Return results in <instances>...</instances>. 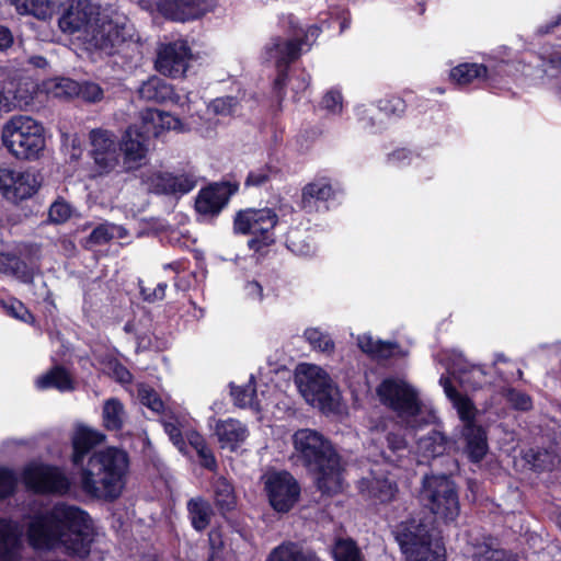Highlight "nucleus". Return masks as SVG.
<instances>
[{"mask_svg": "<svg viewBox=\"0 0 561 561\" xmlns=\"http://www.w3.org/2000/svg\"><path fill=\"white\" fill-rule=\"evenodd\" d=\"M358 491L375 504H386L394 500L399 489L397 482L388 477L373 476L358 482Z\"/></svg>", "mask_w": 561, "mask_h": 561, "instance_id": "b1692460", "label": "nucleus"}, {"mask_svg": "<svg viewBox=\"0 0 561 561\" xmlns=\"http://www.w3.org/2000/svg\"><path fill=\"white\" fill-rule=\"evenodd\" d=\"M295 382L307 402L322 411H332L334 400L329 375L316 365H300Z\"/></svg>", "mask_w": 561, "mask_h": 561, "instance_id": "0eeeda50", "label": "nucleus"}, {"mask_svg": "<svg viewBox=\"0 0 561 561\" xmlns=\"http://www.w3.org/2000/svg\"><path fill=\"white\" fill-rule=\"evenodd\" d=\"M376 392L382 404L399 416L415 417L422 411L417 392L402 379L387 377L377 386Z\"/></svg>", "mask_w": 561, "mask_h": 561, "instance_id": "6e6552de", "label": "nucleus"}, {"mask_svg": "<svg viewBox=\"0 0 561 561\" xmlns=\"http://www.w3.org/2000/svg\"><path fill=\"white\" fill-rule=\"evenodd\" d=\"M106 438V435L98 430L80 424L71 436V463L79 468L84 463L85 457Z\"/></svg>", "mask_w": 561, "mask_h": 561, "instance_id": "4be33fe9", "label": "nucleus"}, {"mask_svg": "<svg viewBox=\"0 0 561 561\" xmlns=\"http://www.w3.org/2000/svg\"><path fill=\"white\" fill-rule=\"evenodd\" d=\"M271 507L277 513H288L300 497L301 488L297 479L287 470L273 471L264 481Z\"/></svg>", "mask_w": 561, "mask_h": 561, "instance_id": "9d476101", "label": "nucleus"}, {"mask_svg": "<svg viewBox=\"0 0 561 561\" xmlns=\"http://www.w3.org/2000/svg\"><path fill=\"white\" fill-rule=\"evenodd\" d=\"M278 224V215L268 207L239 209L233 216L232 229L238 236H252L247 242L248 248L260 253L275 242L274 228Z\"/></svg>", "mask_w": 561, "mask_h": 561, "instance_id": "39448f33", "label": "nucleus"}, {"mask_svg": "<svg viewBox=\"0 0 561 561\" xmlns=\"http://www.w3.org/2000/svg\"><path fill=\"white\" fill-rule=\"evenodd\" d=\"M277 75L273 82V94L280 106L286 96V87L289 78V69L276 68Z\"/></svg>", "mask_w": 561, "mask_h": 561, "instance_id": "69168bd1", "label": "nucleus"}, {"mask_svg": "<svg viewBox=\"0 0 561 561\" xmlns=\"http://www.w3.org/2000/svg\"><path fill=\"white\" fill-rule=\"evenodd\" d=\"M171 196H183L188 194L197 185V180L193 173L182 172L179 174L171 172Z\"/></svg>", "mask_w": 561, "mask_h": 561, "instance_id": "de8ad7c7", "label": "nucleus"}, {"mask_svg": "<svg viewBox=\"0 0 561 561\" xmlns=\"http://www.w3.org/2000/svg\"><path fill=\"white\" fill-rule=\"evenodd\" d=\"M462 453L472 463L481 462L489 453L488 430L482 424H466L460 431Z\"/></svg>", "mask_w": 561, "mask_h": 561, "instance_id": "aec40b11", "label": "nucleus"}, {"mask_svg": "<svg viewBox=\"0 0 561 561\" xmlns=\"http://www.w3.org/2000/svg\"><path fill=\"white\" fill-rule=\"evenodd\" d=\"M355 115L362 129L374 131L379 125L373 110L365 105L356 106Z\"/></svg>", "mask_w": 561, "mask_h": 561, "instance_id": "774afa93", "label": "nucleus"}, {"mask_svg": "<svg viewBox=\"0 0 561 561\" xmlns=\"http://www.w3.org/2000/svg\"><path fill=\"white\" fill-rule=\"evenodd\" d=\"M213 503L220 517L233 529L238 530L239 523L234 519L238 510V495L233 483L224 476L214 479L210 483Z\"/></svg>", "mask_w": 561, "mask_h": 561, "instance_id": "f3484780", "label": "nucleus"}, {"mask_svg": "<svg viewBox=\"0 0 561 561\" xmlns=\"http://www.w3.org/2000/svg\"><path fill=\"white\" fill-rule=\"evenodd\" d=\"M144 182L147 184L150 193L171 196V192H169L173 188L171 185V172L156 171L148 175Z\"/></svg>", "mask_w": 561, "mask_h": 561, "instance_id": "49530a36", "label": "nucleus"}, {"mask_svg": "<svg viewBox=\"0 0 561 561\" xmlns=\"http://www.w3.org/2000/svg\"><path fill=\"white\" fill-rule=\"evenodd\" d=\"M138 95L144 101L159 104L168 102L178 104L181 101V96L175 93L174 87L157 76L148 78V80L140 84Z\"/></svg>", "mask_w": 561, "mask_h": 561, "instance_id": "393cba45", "label": "nucleus"}, {"mask_svg": "<svg viewBox=\"0 0 561 561\" xmlns=\"http://www.w3.org/2000/svg\"><path fill=\"white\" fill-rule=\"evenodd\" d=\"M457 412L459 415V419L462 422V425L471 424L476 425V414H477V408L474 407L471 399H469L466 396L459 397L457 401H455Z\"/></svg>", "mask_w": 561, "mask_h": 561, "instance_id": "4d7b16f0", "label": "nucleus"}, {"mask_svg": "<svg viewBox=\"0 0 561 561\" xmlns=\"http://www.w3.org/2000/svg\"><path fill=\"white\" fill-rule=\"evenodd\" d=\"M334 561H365L356 541L352 538H337L332 547Z\"/></svg>", "mask_w": 561, "mask_h": 561, "instance_id": "a19ab883", "label": "nucleus"}, {"mask_svg": "<svg viewBox=\"0 0 561 561\" xmlns=\"http://www.w3.org/2000/svg\"><path fill=\"white\" fill-rule=\"evenodd\" d=\"M93 14L94 9L90 0H69L58 24L62 32L75 34L89 25Z\"/></svg>", "mask_w": 561, "mask_h": 561, "instance_id": "5701e85b", "label": "nucleus"}, {"mask_svg": "<svg viewBox=\"0 0 561 561\" xmlns=\"http://www.w3.org/2000/svg\"><path fill=\"white\" fill-rule=\"evenodd\" d=\"M485 71L484 64L462 62L450 69L449 78L458 85H468L474 80L483 82Z\"/></svg>", "mask_w": 561, "mask_h": 561, "instance_id": "4c0bfd02", "label": "nucleus"}, {"mask_svg": "<svg viewBox=\"0 0 561 561\" xmlns=\"http://www.w3.org/2000/svg\"><path fill=\"white\" fill-rule=\"evenodd\" d=\"M12 2L18 10L32 14L46 13L54 4V0H12Z\"/></svg>", "mask_w": 561, "mask_h": 561, "instance_id": "680f3d73", "label": "nucleus"}, {"mask_svg": "<svg viewBox=\"0 0 561 561\" xmlns=\"http://www.w3.org/2000/svg\"><path fill=\"white\" fill-rule=\"evenodd\" d=\"M293 458L312 477L322 495L333 496L342 491L344 465L334 444L322 433L299 428L293 435Z\"/></svg>", "mask_w": 561, "mask_h": 561, "instance_id": "f03ea898", "label": "nucleus"}, {"mask_svg": "<svg viewBox=\"0 0 561 561\" xmlns=\"http://www.w3.org/2000/svg\"><path fill=\"white\" fill-rule=\"evenodd\" d=\"M488 374L483 366L470 365L459 370V381L471 390L481 389L486 382Z\"/></svg>", "mask_w": 561, "mask_h": 561, "instance_id": "c03bdc74", "label": "nucleus"}, {"mask_svg": "<svg viewBox=\"0 0 561 561\" xmlns=\"http://www.w3.org/2000/svg\"><path fill=\"white\" fill-rule=\"evenodd\" d=\"M343 193L339 181L329 176H318L301 188L299 208L306 214L328 210V203L335 201Z\"/></svg>", "mask_w": 561, "mask_h": 561, "instance_id": "9b49d317", "label": "nucleus"}, {"mask_svg": "<svg viewBox=\"0 0 561 561\" xmlns=\"http://www.w3.org/2000/svg\"><path fill=\"white\" fill-rule=\"evenodd\" d=\"M131 38L129 27L113 20L103 21L92 35L95 47L108 56L121 54L123 47L128 45Z\"/></svg>", "mask_w": 561, "mask_h": 561, "instance_id": "dca6fc26", "label": "nucleus"}, {"mask_svg": "<svg viewBox=\"0 0 561 561\" xmlns=\"http://www.w3.org/2000/svg\"><path fill=\"white\" fill-rule=\"evenodd\" d=\"M256 390L254 386V377L251 376L250 383L247 386H236L230 383V396L233 402L239 408H245L253 397H255Z\"/></svg>", "mask_w": 561, "mask_h": 561, "instance_id": "864d4df0", "label": "nucleus"}, {"mask_svg": "<svg viewBox=\"0 0 561 561\" xmlns=\"http://www.w3.org/2000/svg\"><path fill=\"white\" fill-rule=\"evenodd\" d=\"M266 561H325L314 550L295 541H283L268 553Z\"/></svg>", "mask_w": 561, "mask_h": 561, "instance_id": "bb28decb", "label": "nucleus"}, {"mask_svg": "<svg viewBox=\"0 0 561 561\" xmlns=\"http://www.w3.org/2000/svg\"><path fill=\"white\" fill-rule=\"evenodd\" d=\"M124 407L116 398L105 401L103 407V426L107 431H121L123 428Z\"/></svg>", "mask_w": 561, "mask_h": 561, "instance_id": "37998d69", "label": "nucleus"}, {"mask_svg": "<svg viewBox=\"0 0 561 561\" xmlns=\"http://www.w3.org/2000/svg\"><path fill=\"white\" fill-rule=\"evenodd\" d=\"M187 518L197 533L205 531L215 515L211 503L203 495L191 497L186 502Z\"/></svg>", "mask_w": 561, "mask_h": 561, "instance_id": "c85d7f7f", "label": "nucleus"}, {"mask_svg": "<svg viewBox=\"0 0 561 561\" xmlns=\"http://www.w3.org/2000/svg\"><path fill=\"white\" fill-rule=\"evenodd\" d=\"M80 486L92 499L114 502L125 488L129 468L128 454L117 447H106L93 453L82 466Z\"/></svg>", "mask_w": 561, "mask_h": 561, "instance_id": "7ed1b4c3", "label": "nucleus"}, {"mask_svg": "<svg viewBox=\"0 0 561 561\" xmlns=\"http://www.w3.org/2000/svg\"><path fill=\"white\" fill-rule=\"evenodd\" d=\"M23 283H31L34 278V273L28 264L16 254L11 253L9 273Z\"/></svg>", "mask_w": 561, "mask_h": 561, "instance_id": "5fc2aeb1", "label": "nucleus"}, {"mask_svg": "<svg viewBox=\"0 0 561 561\" xmlns=\"http://www.w3.org/2000/svg\"><path fill=\"white\" fill-rule=\"evenodd\" d=\"M39 185L34 173L28 171L15 172L14 184L9 192L8 201L18 204L28 199L37 193Z\"/></svg>", "mask_w": 561, "mask_h": 561, "instance_id": "f704fd0d", "label": "nucleus"}, {"mask_svg": "<svg viewBox=\"0 0 561 561\" xmlns=\"http://www.w3.org/2000/svg\"><path fill=\"white\" fill-rule=\"evenodd\" d=\"M2 142L16 159H37L45 148L44 128L30 116H13L3 126Z\"/></svg>", "mask_w": 561, "mask_h": 561, "instance_id": "20e7f679", "label": "nucleus"}, {"mask_svg": "<svg viewBox=\"0 0 561 561\" xmlns=\"http://www.w3.org/2000/svg\"><path fill=\"white\" fill-rule=\"evenodd\" d=\"M393 535L405 558L438 538L434 535V528L430 524L415 518L400 522L394 527Z\"/></svg>", "mask_w": 561, "mask_h": 561, "instance_id": "ddd939ff", "label": "nucleus"}, {"mask_svg": "<svg viewBox=\"0 0 561 561\" xmlns=\"http://www.w3.org/2000/svg\"><path fill=\"white\" fill-rule=\"evenodd\" d=\"M18 483V477L11 468L0 467V502L14 495Z\"/></svg>", "mask_w": 561, "mask_h": 561, "instance_id": "603ef678", "label": "nucleus"}, {"mask_svg": "<svg viewBox=\"0 0 561 561\" xmlns=\"http://www.w3.org/2000/svg\"><path fill=\"white\" fill-rule=\"evenodd\" d=\"M152 138L147 128H142V121L139 124H133L125 130L119 149L124 154L126 164H139L148 152L149 141Z\"/></svg>", "mask_w": 561, "mask_h": 561, "instance_id": "6ab92c4d", "label": "nucleus"}, {"mask_svg": "<svg viewBox=\"0 0 561 561\" xmlns=\"http://www.w3.org/2000/svg\"><path fill=\"white\" fill-rule=\"evenodd\" d=\"M486 69L483 76V83L486 88L492 90H502L510 83L512 73V64L506 60H494L489 64H484Z\"/></svg>", "mask_w": 561, "mask_h": 561, "instance_id": "72a5a7b5", "label": "nucleus"}, {"mask_svg": "<svg viewBox=\"0 0 561 561\" xmlns=\"http://www.w3.org/2000/svg\"><path fill=\"white\" fill-rule=\"evenodd\" d=\"M238 106L239 99L232 95L216 98L211 102L214 113L222 116L232 115Z\"/></svg>", "mask_w": 561, "mask_h": 561, "instance_id": "052dcab7", "label": "nucleus"}, {"mask_svg": "<svg viewBox=\"0 0 561 561\" xmlns=\"http://www.w3.org/2000/svg\"><path fill=\"white\" fill-rule=\"evenodd\" d=\"M94 535L88 512L65 503L35 515L26 530L28 543L34 549L49 550L61 546L66 554L81 560L89 557Z\"/></svg>", "mask_w": 561, "mask_h": 561, "instance_id": "f257e3e1", "label": "nucleus"}, {"mask_svg": "<svg viewBox=\"0 0 561 561\" xmlns=\"http://www.w3.org/2000/svg\"><path fill=\"white\" fill-rule=\"evenodd\" d=\"M320 107L328 113L337 115L343 110V95L340 90L331 89L321 99Z\"/></svg>", "mask_w": 561, "mask_h": 561, "instance_id": "bf43d9fd", "label": "nucleus"}, {"mask_svg": "<svg viewBox=\"0 0 561 561\" xmlns=\"http://www.w3.org/2000/svg\"><path fill=\"white\" fill-rule=\"evenodd\" d=\"M36 387L41 390L56 389L66 392L75 389V381L66 367L55 365L37 378Z\"/></svg>", "mask_w": 561, "mask_h": 561, "instance_id": "473e14b6", "label": "nucleus"}, {"mask_svg": "<svg viewBox=\"0 0 561 561\" xmlns=\"http://www.w3.org/2000/svg\"><path fill=\"white\" fill-rule=\"evenodd\" d=\"M217 5V0H159L158 9L168 20L187 22L203 18Z\"/></svg>", "mask_w": 561, "mask_h": 561, "instance_id": "4468645a", "label": "nucleus"}, {"mask_svg": "<svg viewBox=\"0 0 561 561\" xmlns=\"http://www.w3.org/2000/svg\"><path fill=\"white\" fill-rule=\"evenodd\" d=\"M32 99L28 90L23 89L20 81L8 80L0 83V114L26 105Z\"/></svg>", "mask_w": 561, "mask_h": 561, "instance_id": "7c9ffc66", "label": "nucleus"}, {"mask_svg": "<svg viewBox=\"0 0 561 561\" xmlns=\"http://www.w3.org/2000/svg\"><path fill=\"white\" fill-rule=\"evenodd\" d=\"M71 206L64 199H58L49 207L48 217L55 224H62L71 217Z\"/></svg>", "mask_w": 561, "mask_h": 561, "instance_id": "0e129e2a", "label": "nucleus"}, {"mask_svg": "<svg viewBox=\"0 0 561 561\" xmlns=\"http://www.w3.org/2000/svg\"><path fill=\"white\" fill-rule=\"evenodd\" d=\"M502 396L511 408L516 411L528 412L533 409V399L525 391L506 387L502 389Z\"/></svg>", "mask_w": 561, "mask_h": 561, "instance_id": "a18cd8bd", "label": "nucleus"}, {"mask_svg": "<svg viewBox=\"0 0 561 561\" xmlns=\"http://www.w3.org/2000/svg\"><path fill=\"white\" fill-rule=\"evenodd\" d=\"M377 107L388 117H401L407 110V103L399 95H387L378 101Z\"/></svg>", "mask_w": 561, "mask_h": 561, "instance_id": "09e8293b", "label": "nucleus"}, {"mask_svg": "<svg viewBox=\"0 0 561 561\" xmlns=\"http://www.w3.org/2000/svg\"><path fill=\"white\" fill-rule=\"evenodd\" d=\"M142 128L149 130L152 138L160 137L164 131L181 129L182 122L179 117L158 108H146L141 113Z\"/></svg>", "mask_w": 561, "mask_h": 561, "instance_id": "a878e982", "label": "nucleus"}, {"mask_svg": "<svg viewBox=\"0 0 561 561\" xmlns=\"http://www.w3.org/2000/svg\"><path fill=\"white\" fill-rule=\"evenodd\" d=\"M47 94L56 99H72L80 93V83L70 78H54L45 82Z\"/></svg>", "mask_w": 561, "mask_h": 561, "instance_id": "ea45409f", "label": "nucleus"}, {"mask_svg": "<svg viewBox=\"0 0 561 561\" xmlns=\"http://www.w3.org/2000/svg\"><path fill=\"white\" fill-rule=\"evenodd\" d=\"M239 183L219 181L199 190L195 199V210L203 216L216 218L228 206L230 198L238 193Z\"/></svg>", "mask_w": 561, "mask_h": 561, "instance_id": "f8f14e48", "label": "nucleus"}, {"mask_svg": "<svg viewBox=\"0 0 561 561\" xmlns=\"http://www.w3.org/2000/svg\"><path fill=\"white\" fill-rule=\"evenodd\" d=\"M407 561H446V548L439 537L424 545L405 558Z\"/></svg>", "mask_w": 561, "mask_h": 561, "instance_id": "79ce46f5", "label": "nucleus"}, {"mask_svg": "<svg viewBox=\"0 0 561 561\" xmlns=\"http://www.w3.org/2000/svg\"><path fill=\"white\" fill-rule=\"evenodd\" d=\"M3 307L9 316L24 323H33L35 321L33 313L16 298H11Z\"/></svg>", "mask_w": 561, "mask_h": 561, "instance_id": "6e6d98bb", "label": "nucleus"}, {"mask_svg": "<svg viewBox=\"0 0 561 561\" xmlns=\"http://www.w3.org/2000/svg\"><path fill=\"white\" fill-rule=\"evenodd\" d=\"M470 561H519L518 554L502 547L499 538L482 535L468 543Z\"/></svg>", "mask_w": 561, "mask_h": 561, "instance_id": "a211bd4d", "label": "nucleus"}, {"mask_svg": "<svg viewBox=\"0 0 561 561\" xmlns=\"http://www.w3.org/2000/svg\"><path fill=\"white\" fill-rule=\"evenodd\" d=\"M22 480L36 494L66 495L71 488L69 478L59 467L43 462L26 465L22 471Z\"/></svg>", "mask_w": 561, "mask_h": 561, "instance_id": "1a4fd4ad", "label": "nucleus"}, {"mask_svg": "<svg viewBox=\"0 0 561 561\" xmlns=\"http://www.w3.org/2000/svg\"><path fill=\"white\" fill-rule=\"evenodd\" d=\"M448 437L436 430H432L417 442V448L425 458H436L445 454L448 448Z\"/></svg>", "mask_w": 561, "mask_h": 561, "instance_id": "e433bc0d", "label": "nucleus"}, {"mask_svg": "<svg viewBox=\"0 0 561 561\" xmlns=\"http://www.w3.org/2000/svg\"><path fill=\"white\" fill-rule=\"evenodd\" d=\"M357 346L374 360H387L396 356L400 345L394 341L374 340L370 334L357 337Z\"/></svg>", "mask_w": 561, "mask_h": 561, "instance_id": "c756f323", "label": "nucleus"}, {"mask_svg": "<svg viewBox=\"0 0 561 561\" xmlns=\"http://www.w3.org/2000/svg\"><path fill=\"white\" fill-rule=\"evenodd\" d=\"M90 156L101 173L110 172L117 164V151L90 150Z\"/></svg>", "mask_w": 561, "mask_h": 561, "instance_id": "13d9d810", "label": "nucleus"}, {"mask_svg": "<svg viewBox=\"0 0 561 561\" xmlns=\"http://www.w3.org/2000/svg\"><path fill=\"white\" fill-rule=\"evenodd\" d=\"M91 150L117 151L115 136L103 129H93L90 133Z\"/></svg>", "mask_w": 561, "mask_h": 561, "instance_id": "3c124183", "label": "nucleus"}, {"mask_svg": "<svg viewBox=\"0 0 561 561\" xmlns=\"http://www.w3.org/2000/svg\"><path fill=\"white\" fill-rule=\"evenodd\" d=\"M308 343L314 350H319L321 352L331 353L335 348V344L329 334L323 333L317 328H309L304 333Z\"/></svg>", "mask_w": 561, "mask_h": 561, "instance_id": "8fccbe9b", "label": "nucleus"}, {"mask_svg": "<svg viewBox=\"0 0 561 561\" xmlns=\"http://www.w3.org/2000/svg\"><path fill=\"white\" fill-rule=\"evenodd\" d=\"M191 55V48L186 42L169 43L159 50L156 68L164 76L180 78L187 71Z\"/></svg>", "mask_w": 561, "mask_h": 561, "instance_id": "2eb2a0df", "label": "nucleus"}, {"mask_svg": "<svg viewBox=\"0 0 561 561\" xmlns=\"http://www.w3.org/2000/svg\"><path fill=\"white\" fill-rule=\"evenodd\" d=\"M420 501L445 522L455 520L459 515L460 506L456 484L445 474L424 477Z\"/></svg>", "mask_w": 561, "mask_h": 561, "instance_id": "423d86ee", "label": "nucleus"}, {"mask_svg": "<svg viewBox=\"0 0 561 561\" xmlns=\"http://www.w3.org/2000/svg\"><path fill=\"white\" fill-rule=\"evenodd\" d=\"M112 226L108 224L98 225L88 236L87 241L93 245H102L108 243L113 238Z\"/></svg>", "mask_w": 561, "mask_h": 561, "instance_id": "338daca9", "label": "nucleus"}, {"mask_svg": "<svg viewBox=\"0 0 561 561\" xmlns=\"http://www.w3.org/2000/svg\"><path fill=\"white\" fill-rule=\"evenodd\" d=\"M215 433L221 448H229L231 451H236L240 444L245 440L248 428L240 421L228 419L217 422Z\"/></svg>", "mask_w": 561, "mask_h": 561, "instance_id": "cd10ccee", "label": "nucleus"}, {"mask_svg": "<svg viewBox=\"0 0 561 561\" xmlns=\"http://www.w3.org/2000/svg\"><path fill=\"white\" fill-rule=\"evenodd\" d=\"M20 533L15 523L0 517V561H16Z\"/></svg>", "mask_w": 561, "mask_h": 561, "instance_id": "2f4dec72", "label": "nucleus"}, {"mask_svg": "<svg viewBox=\"0 0 561 561\" xmlns=\"http://www.w3.org/2000/svg\"><path fill=\"white\" fill-rule=\"evenodd\" d=\"M304 39H286L280 36L272 37L264 47L266 60H274L276 68L289 69L299 59Z\"/></svg>", "mask_w": 561, "mask_h": 561, "instance_id": "412c9836", "label": "nucleus"}, {"mask_svg": "<svg viewBox=\"0 0 561 561\" xmlns=\"http://www.w3.org/2000/svg\"><path fill=\"white\" fill-rule=\"evenodd\" d=\"M282 175V169L273 162H266L249 171L244 187H263Z\"/></svg>", "mask_w": 561, "mask_h": 561, "instance_id": "58836bf2", "label": "nucleus"}, {"mask_svg": "<svg viewBox=\"0 0 561 561\" xmlns=\"http://www.w3.org/2000/svg\"><path fill=\"white\" fill-rule=\"evenodd\" d=\"M286 248L298 256L309 257L316 253L313 239L308 230L290 228L285 236Z\"/></svg>", "mask_w": 561, "mask_h": 561, "instance_id": "c9c22d12", "label": "nucleus"}, {"mask_svg": "<svg viewBox=\"0 0 561 561\" xmlns=\"http://www.w3.org/2000/svg\"><path fill=\"white\" fill-rule=\"evenodd\" d=\"M528 457L527 461L531 463L536 471H550L553 467L551 455L546 449H538L537 451L531 450Z\"/></svg>", "mask_w": 561, "mask_h": 561, "instance_id": "e2e57ef3", "label": "nucleus"}]
</instances>
